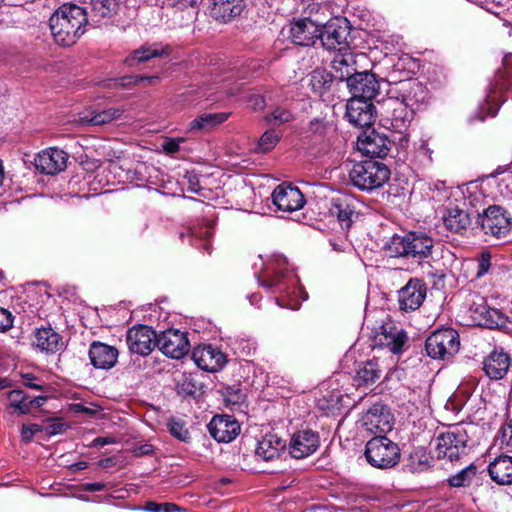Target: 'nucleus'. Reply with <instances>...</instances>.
<instances>
[{"label": "nucleus", "mask_w": 512, "mask_h": 512, "mask_svg": "<svg viewBox=\"0 0 512 512\" xmlns=\"http://www.w3.org/2000/svg\"><path fill=\"white\" fill-rule=\"evenodd\" d=\"M88 17L84 8L65 3L50 17L49 26L55 42L63 47L74 45L86 32Z\"/></svg>", "instance_id": "f257e3e1"}, {"label": "nucleus", "mask_w": 512, "mask_h": 512, "mask_svg": "<svg viewBox=\"0 0 512 512\" xmlns=\"http://www.w3.org/2000/svg\"><path fill=\"white\" fill-rule=\"evenodd\" d=\"M433 248V238L416 231L394 234L383 246L385 254L391 258H404L419 263L432 255Z\"/></svg>", "instance_id": "f03ea898"}, {"label": "nucleus", "mask_w": 512, "mask_h": 512, "mask_svg": "<svg viewBox=\"0 0 512 512\" xmlns=\"http://www.w3.org/2000/svg\"><path fill=\"white\" fill-rule=\"evenodd\" d=\"M349 176L355 187L372 191L388 181L390 171L385 164L370 159L354 164Z\"/></svg>", "instance_id": "7ed1b4c3"}, {"label": "nucleus", "mask_w": 512, "mask_h": 512, "mask_svg": "<svg viewBox=\"0 0 512 512\" xmlns=\"http://www.w3.org/2000/svg\"><path fill=\"white\" fill-rule=\"evenodd\" d=\"M365 457L371 466L388 469L398 464L400 449L395 442L386 436H376L366 443Z\"/></svg>", "instance_id": "20e7f679"}, {"label": "nucleus", "mask_w": 512, "mask_h": 512, "mask_svg": "<svg viewBox=\"0 0 512 512\" xmlns=\"http://www.w3.org/2000/svg\"><path fill=\"white\" fill-rule=\"evenodd\" d=\"M459 348V335L452 328L436 330L425 341L426 354L435 360H449Z\"/></svg>", "instance_id": "39448f33"}, {"label": "nucleus", "mask_w": 512, "mask_h": 512, "mask_svg": "<svg viewBox=\"0 0 512 512\" xmlns=\"http://www.w3.org/2000/svg\"><path fill=\"white\" fill-rule=\"evenodd\" d=\"M468 434L462 427L441 433L436 438V456L438 459H448L453 462L467 453Z\"/></svg>", "instance_id": "423d86ee"}, {"label": "nucleus", "mask_w": 512, "mask_h": 512, "mask_svg": "<svg viewBox=\"0 0 512 512\" xmlns=\"http://www.w3.org/2000/svg\"><path fill=\"white\" fill-rule=\"evenodd\" d=\"M351 27L349 21L344 17L330 19L321 27L320 40L327 50L343 51L351 48Z\"/></svg>", "instance_id": "0eeeda50"}, {"label": "nucleus", "mask_w": 512, "mask_h": 512, "mask_svg": "<svg viewBox=\"0 0 512 512\" xmlns=\"http://www.w3.org/2000/svg\"><path fill=\"white\" fill-rule=\"evenodd\" d=\"M477 223L486 235L497 239L506 237L512 229L511 214L498 205H491L478 214Z\"/></svg>", "instance_id": "6e6552de"}, {"label": "nucleus", "mask_w": 512, "mask_h": 512, "mask_svg": "<svg viewBox=\"0 0 512 512\" xmlns=\"http://www.w3.org/2000/svg\"><path fill=\"white\" fill-rule=\"evenodd\" d=\"M363 426L366 431L376 436H385L394 426V417L388 407L375 403L363 416Z\"/></svg>", "instance_id": "1a4fd4ad"}, {"label": "nucleus", "mask_w": 512, "mask_h": 512, "mask_svg": "<svg viewBox=\"0 0 512 512\" xmlns=\"http://www.w3.org/2000/svg\"><path fill=\"white\" fill-rule=\"evenodd\" d=\"M382 114L391 127L402 133L411 123L415 111L400 101L399 97H391L382 105Z\"/></svg>", "instance_id": "9d476101"}, {"label": "nucleus", "mask_w": 512, "mask_h": 512, "mask_svg": "<svg viewBox=\"0 0 512 512\" xmlns=\"http://www.w3.org/2000/svg\"><path fill=\"white\" fill-rule=\"evenodd\" d=\"M395 93H397L395 97H399L400 101L414 111L421 109L429 99L427 88L417 79L399 82Z\"/></svg>", "instance_id": "9b49d317"}, {"label": "nucleus", "mask_w": 512, "mask_h": 512, "mask_svg": "<svg viewBox=\"0 0 512 512\" xmlns=\"http://www.w3.org/2000/svg\"><path fill=\"white\" fill-rule=\"evenodd\" d=\"M156 346L166 356L180 359L189 351L190 345L184 332L169 329L157 336Z\"/></svg>", "instance_id": "f8f14e48"}, {"label": "nucleus", "mask_w": 512, "mask_h": 512, "mask_svg": "<svg viewBox=\"0 0 512 512\" xmlns=\"http://www.w3.org/2000/svg\"><path fill=\"white\" fill-rule=\"evenodd\" d=\"M427 294V286L422 279L411 278L398 291V304L402 311H415L421 307Z\"/></svg>", "instance_id": "ddd939ff"}, {"label": "nucleus", "mask_w": 512, "mask_h": 512, "mask_svg": "<svg viewBox=\"0 0 512 512\" xmlns=\"http://www.w3.org/2000/svg\"><path fill=\"white\" fill-rule=\"evenodd\" d=\"M126 341L131 353L147 356L157 345V334L149 326L139 325L128 330Z\"/></svg>", "instance_id": "4468645a"}, {"label": "nucleus", "mask_w": 512, "mask_h": 512, "mask_svg": "<svg viewBox=\"0 0 512 512\" xmlns=\"http://www.w3.org/2000/svg\"><path fill=\"white\" fill-rule=\"evenodd\" d=\"M320 438L317 432L311 429L298 430L291 436L288 452L294 459H304L317 451Z\"/></svg>", "instance_id": "2eb2a0df"}, {"label": "nucleus", "mask_w": 512, "mask_h": 512, "mask_svg": "<svg viewBox=\"0 0 512 512\" xmlns=\"http://www.w3.org/2000/svg\"><path fill=\"white\" fill-rule=\"evenodd\" d=\"M272 203L283 212H294L300 210L306 201L300 189L292 184L283 183L278 185L272 195Z\"/></svg>", "instance_id": "dca6fc26"}, {"label": "nucleus", "mask_w": 512, "mask_h": 512, "mask_svg": "<svg viewBox=\"0 0 512 512\" xmlns=\"http://www.w3.org/2000/svg\"><path fill=\"white\" fill-rule=\"evenodd\" d=\"M372 100L351 97L346 105V117L356 127H370L375 119Z\"/></svg>", "instance_id": "f3484780"}, {"label": "nucleus", "mask_w": 512, "mask_h": 512, "mask_svg": "<svg viewBox=\"0 0 512 512\" xmlns=\"http://www.w3.org/2000/svg\"><path fill=\"white\" fill-rule=\"evenodd\" d=\"M322 22L309 18L296 21L290 28L291 41L300 46H312L321 37Z\"/></svg>", "instance_id": "a211bd4d"}, {"label": "nucleus", "mask_w": 512, "mask_h": 512, "mask_svg": "<svg viewBox=\"0 0 512 512\" xmlns=\"http://www.w3.org/2000/svg\"><path fill=\"white\" fill-rule=\"evenodd\" d=\"M347 87L352 97L366 100H372L380 88L375 75L369 72H357L348 78Z\"/></svg>", "instance_id": "6ab92c4d"}, {"label": "nucleus", "mask_w": 512, "mask_h": 512, "mask_svg": "<svg viewBox=\"0 0 512 512\" xmlns=\"http://www.w3.org/2000/svg\"><path fill=\"white\" fill-rule=\"evenodd\" d=\"M192 358L200 369L208 372L219 371L226 363L225 354L212 345H203L194 348Z\"/></svg>", "instance_id": "aec40b11"}, {"label": "nucleus", "mask_w": 512, "mask_h": 512, "mask_svg": "<svg viewBox=\"0 0 512 512\" xmlns=\"http://www.w3.org/2000/svg\"><path fill=\"white\" fill-rule=\"evenodd\" d=\"M34 164L41 173L55 175L66 168L67 154L61 149L49 148L36 156Z\"/></svg>", "instance_id": "412c9836"}, {"label": "nucleus", "mask_w": 512, "mask_h": 512, "mask_svg": "<svg viewBox=\"0 0 512 512\" xmlns=\"http://www.w3.org/2000/svg\"><path fill=\"white\" fill-rule=\"evenodd\" d=\"M210 435L218 442L228 443L240 432V425L233 416L217 415L208 424Z\"/></svg>", "instance_id": "4be33fe9"}, {"label": "nucleus", "mask_w": 512, "mask_h": 512, "mask_svg": "<svg viewBox=\"0 0 512 512\" xmlns=\"http://www.w3.org/2000/svg\"><path fill=\"white\" fill-rule=\"evenodd\" d=\"M391 141L387 136L372 130L358 139V148L366 156L384 158L390 151Z\"/></svg>", "instance_id": "5701e85b"}, {"label": "nucleus", "mask_w": 512, "mask_h": 512, "mask_svg": "<svg viewBox=\"0 0 512 512\" xmlns=\"http://www.w3.org/2000/svg\"><path fill=\"white\" fill-rule=\"evenodd\" d=\"M351 48L343 49V51H335L331 60V68L333 76L339 80L348 82V78L357 73V57Z\"/></svg>", "instance_id": "b1692460"}, {"label": "nucleus", "mask_w": 512, "mask_h": 512, "mask_svg": "<svg viewBox=\"0 0 512 512\" xmlns=\"http://www.w3.org/2000/svg\"><path fill=\"white\" fill-rule=\"evenodd\" d=\"M88 354L90 362L95 368L108 370L116 365L119 352L114 346L93 341Z\"/></svg>", "instance_id": "393cba45"}, {"label": "nucleus", "mask_w": 512, "mask_h": 512, "mask_svg": "<svg viewBox=\"0 0 512 512\" xmlns=\"http://www.w3.org/2000/svg\"><path fill=\"white\" fill-rule=\"evenodd\" d=\"M7 399L9 407L22 415L31 414L34 409L40 408L47 401L46 396L30 397L22 390H12L8 392Z\"/></svg>", "instance_id": "a878e982"}, {"label": "nucleus", "mask_w": 512, "mask_h": 512, "mask_svg": "<svg viewBox=\"0 0 512 512\" xmlns=\"http://www.w3.org/2000/svg\"><path fill=\"white\" fill-rule=\"evenodd\" d=\"M510 365L511 358L503 349H494L483 361L485 374L494 380L504 378Z\"/></svg>", "instance_id": "bb28decb"}, {"label": "nucleus", "mask_w": 512, "mask_h": 512, "mask_svg": "<svg viewBox=\"0 0 512 512\" xmlns=\"http://www.w3.org/2000/svg\"><path fill=\"white\" fill-rule=\"evenodd\" d=\"M286 441L277 434H266L259 442L255 450V456L263 461H273L280 457L286 449Z\"/></svg>", "instance_id": "cd10ccee"}, {"label": "nucleus", "mask_w": 512, "mask_h": 512, "mask_svg": "<svg viewBox=\"0 0 512 512\" xmlns=\"http://www.w3.org/2000/svg\"><path fill=\"white\" fill-rule=\"evenodd\" d=\"M355 213L354 200L347 195H338L331 199L329 214L336 217L342 228H349Z\"/></svg>", "instance_id": "c85d7f7f"}, {"label": "nucleus", "mask_w": 512, "mask_h": 512, "mask_svg": "<svg viewBox=\"0 0 512 512\" xmlns=\"http://www.w3.org/2000/svg\"><path fill=\"white\" fill-rule=\"evenodd\" d=\"M287 261L285 258L277 259V267L273 271V275H265V279L260 282V285L268 290H277L279 292H285L288 283H293L295 275L284 269Z\"/></svg>", "instance_id": "c756f323"}, {"label": "nucleus", "mask_w": 512, "mask_h": 512, "mask_svg": "<svg viewBox=\"0 0 512 512\" xmlns=\"http://www.w3.org/2000/svg\"><path fill=\"white\" fill-rule=\"evenodd\" d=\"M406 333L394 326L382 327V331L375 337V345L387 348L390 352L396 354L402 351L406 343Z\"/></svg>", "instance_id": "7c9ffc66"}, {"label": "nucleus", "mask_w": 512, "mask_h": 512, "mask_svg": "<svg viewBox=\"0 0 512 512\" xmlns=\"http://www.w3.org/2000/svg\"><path fill=\"white\" fill-rule=\"evenodd\" d=\"M244 8V0H213L211 13L215 19L228 22L239 16Z\"/></svg>", "instance_id": "2f4dec72"}, {"label": "nucleus", "mask_w": 512, "mask_h": 512, "mask_svg": "<svg viewBox=\"0 0 512 512\" xmlns=\"http://www.w3.org/2000/svg\"><path fill=\"white\" fill-rule=\"evenodd\" d=\"M488 471L494 482L500 485L512 484V457L502 455L495 458V460L490 463Z\"/></svg>", "instance_id": "473e14b6"}, {"label": "nucleus", "mask_w": 512, "mask_h": 512, "mask_svg": "<svg viewBox=\"0 0 512 512\" xmlns=\"http://www.w3.org/2000/svg\"><path fill=\"white\" fill-rule=\"evenodd\" d=\"M34 345L42 352L55 353L63 347V341L52 328H41L35 334Z\"/></svg>", "instance_id": "72a5a7b5"}, {"label": "nucleus", "mask_w": 512, "mask_h": 512, "mask_svg": "<svg viewBox=\"0 0 512 512\" xmlns=\"http://www.w3.org/2000/svg\"><path fill=\"white\" fill-rule=\"evenodd\" d=\"M169 47H159L158 45L154 44L151 46H141L139 49L133 51L131 55H129L125 59V63L128 66H133L137 63H142L150 60L151 58L160 57L163 55H169Z\"/></svg>", "instance_id": "f704fd0d"}, {"label": "nucleus", "mask_w": 512, "mask_h": 512, "mask_svg": "<svg viewBox=\"0 0 512 512\" xmlns=\"http://www.w3.org/2000/svg\"><path fill=\"white\" fill-rule=\"evenodd\" d=\"M445 227L454 233H460L465 230L470 224V218L466 211L452 207L447 209L443 216Z\"/></svg>", "instance_id": "c9c22d12"}, {"label": "nucleus", "mask_w": 512, "mask_h": 512, "mask_svg": "<svg viewBox=\"0 0 512 512\" xmlns=\"http://www.w3.org/2000/svg\"><path fill=\"white\" fill-rule=\"evenodd\" d=\"M382 370L376 360L364 362L356 371L354 381L358 386L374 384L381 376Z\"/></svg>", "instance_id": "e433bc0d"}, {"label": "nucleus", "mask_w": 512, "mask_h": 512, "mask_svg": "<svg viewBox=\"0 0 512 512\" xmlns=\"http://www.w3.org/2000/svg\"><path fill=\"white\" fill-rule=\"evenodd\" d=\"M229 117L228 113H204L189 123L190 131L208 130L218 124L225 122Z\"/></svg>", "instance_id": "4c0bfd02"}, {"label": "nucleus", "mask_w": 512, "mask_h": 512, "mask_svg": "<svg viewBox=\"0 0 512 512\" xmlns=\"http://www.w3.org/2000/svg\"><path fill=\"white\" fill-rule=\"evenodd\" d=\"M477 474V467L473 464H470L457 472L456 474L450 476L447 479V482L450 487L460 488L467 487L471 484L472 480Z\"/></svg>", "instance_id": "58836bf2"}, {"label": "nucleus", "mask_w": 512, "mask_h": 512, "mask_svg": "<svg viewBox=\"0 0 512 512\" xmlns=\"http://www.w3.org/2000/svg\"><path fill=\"white\" fill-rule=\"evenodd\" d=\"M92 13L98 20L111 17L117 12V0H91Z\"/></svg>", "instance_id": "ea45409f"}, {"label": "nucleus", "mask_w": 512, "mask_h": 512, "mask_svg": "<svg viewBox=\"0 0 512 512\" xmlns=\"http://www.w3.org/2000/svg\"><path fill=\"white\" fill-rule=\"evenodd\" d=\"M266 121L271 124H285L295 119L293 111L287 106H277L266 115Z\"/></svg>", "instance_id": "a19ab883"}, {"label": "nucleus", "mask_w": 512, "mask_h": 512, "mask_svg": "<svg viewBox=\"0 0 512 512\" xmlns=\"http://www.w3.org/2000/svg\"><path fill=\"white\" fill-rule=\"evenodd\" d=\"M476 262L475 278L480 279L488 274L492 268V254L488 250H482L478 256L474 258Z\"/></svg>", "instance_id": "79ce46f5"}, {"label": "nucleus", "mask_w": 512, "mask_h": 512, "mask_svg": "<svg viewBox=\"0 0 512 512\" xmlns=\"http://www.w3.org/2000/svg\"><path fill=\"white\" fill-rule=\"evenodd\" d=\"M122 113L123 111L119 108H109L96 113L91 119L88 120V123L92 125H103L118 119Z\"/></svg>", "instance_id": "37998d69"}, {"label": "nucleus", "mask_w": 512, "mask_h": 512, "mask_svg": "<svg viewBox=\"0 0 512 512\" xmlns=\"http://www.w3.org/2000/svg\"><path fill=\"white\" fill-rule=\"evenodd\" d=\"M279 141V136L273 130L266 131L258 142V150L261 152L270 151Z\"/></svg>", "instance_id": "c03bdc74"}, {"label": "nucleus", "mask_w": 512, "mask_h": 512, "mask_svg": "<svg viewBox=\"0 0 512 512\" xmlns=\"http://www.w3.org/2000/svg\"><path fill=\"white\" fill-rule=\"evenodd\" d=\"M144 510L147 512H178L180 509L173 503H156L149 501L145 504Z\"/></svg>", "instance_id": "a18cd8bd"}, {"label": "nucleus", "mask_w": 512, "mask_h": 512, "mask_svg": "<svg viewBox=\"0 0 512 512\" xmlns=\"http://www.w3.org/2000/svg\"><path fill=\"white\" fill-rule=\"evenodd\" d=\"M169 431L174 437L181 441H187L189 439V431L181 421L171 420L169 422Z\"/></svg>", "instance_id": "49530a36"}, {"label": "nucleus", "mask_w": 512, "mask_h": 512, "mask_svg": "<svg viewBox=\"0 0 512 512\" xmlns=\"http://www.w3.org/2000/svg\"><path fill=\"white\" fill-rule=\"evenodd\" d=\"M498 439L501 445L512 446V418H507L503 423L498 433Z\"/></svg>", "instance_id": "de8ad7c7"}, {"label": "nucleus", "mask_w": 512, "mask_h": 512, "mask_svg": "<svg viewBox=\"0 0 512 512\" xmlns=\"http://www.w3.org/2000/svg\"><path fill=\"white\" fill-rule=\"evenodd\" d=\"M417 152L418 156L428 164L432 163L434 149L431 147L428 139H421Z\"/></svg>", "instance_id": "09e8293b"}, {"label": "nucleus", "mask_w": 512, "mask_h": 512, "mask_svg": "<svg viewBox=\"0 0 512 512\" xmlns=\"http://www.w3.org/2000/svg\"><path fill=\"white\" fill-rule=\"evenodd\" d=\"M14 317L12 313L0 307V332H5L13 326Z\"/></svg>", "instance_id": "8fccbe9b"}, {"label": "nucleus", "mask_w": 512, "mask_h": 512, "mask_svg": "<svg viewBox=\"0 0 512 512\" xmlns=\"http://www.w3.org/2000/svg\"><path fill=\"white\" fill-rule=\"evenodd\" d=\"M43 430L42 426L38 424L23 425L21 429V437L23 441L30 442L33 436Z\"/></svg>", "instance_id": "3c124183"}, {"label": "nucleus", "mask_w": 512, "mask_h": 512, "mask_svg": "<svg viewBox=\"0 0 512 512\" xmlns=\"http://www.w3.org/2000/svg\"><path fill=\"white\" fill-rule=\"evenodd\" d=\"M308 131L314 135L322 136L327 132V124L323 120L314 119L309 123Z\"/></svg>", "instance_id": "603ef678"}, {"label": "nucleus", "mask_w": 512, "mask_h": 512, "mask_svg": "<svg viewBox=\"0 0 512 512\" xmlns=\"http://www.w3.org/2000/svg\"><path fill=\"white\" fill-rule=\"evenodd\" d=\"M121 81H122V85H125L126 83L127 84L138 83L140 81H147L150 84H154V83H157L159 81V77L158 76H147V77H144V76H130V77H123V78H121Z\"/></svg>", "instance_id": "864d4df0"}, {"label": "nucleus", "mask_w": 512, "mask_h": 512, "mask_svg": "<svg viewBox=\"0 0 512 512\" xmlns=\"http://www.w3.org/2000/svg\"><path fill=\"white\" fill-rule=\"evenodd\" d=\"M183 139H166L162 144V149L168 154H174L179 151L180 143Z\"/></svg>", "instance_id": "5fc2aeb1"}, {"label": "nucleus", "mask_w": 512, "mask_h": 512, "mask_svg": "<svg viewBox=\"0 0 512 512\" xmlns=\"http://www.w3.org/2000/svg\"><path fill=\"white\" fill-rule=\"evenodd\" d=\"M22 378H23V385L28 388L40 390V391L45 389V385L38 383L36 377L33 374H30V373L24 374L22 376Z\"/></svg>", "instance_id": "6e6d98bb"}, {"label": "nucleus", "mask_w": 512, "mask_h": 512, "mask_svg": "<svg viewBox=\"0 0 512 512\" xmlns=\"http://www.w3.org/2000/svg\"><path fill=\"white\" fill-rule=\"evenodd\" d=\"M248 103H249L250 107L255 111L263 110L264 107L266 106L264 97L259 94L251 95L248 98Z\"/></svg>", "instance_id": "4d7b16f0"}, {"label": "nucleus", "mask_w": 512, "mask_h": 512, "mask_svg": "<svg viewBox=\"0 0 512 512\" xmlns=\"http://www.w3.org/2000/svg\"><path fill=\"white\" fill-rule=\"evenodd\" d=\"M194 3L195 0H167V4L169 6L176 7L181 10L192 6Z\"/></svg>", "instance_id": "13d9d810"}, {"label": "nucleus", "mask_w": 512, "mask_h": 512, "mask_svg": "<svg viewBox=\"0 0 512 512\" xmlns=\"http://www.w3.org/2000/svg\"><path fill=\"white\" fill-rule=\"evenodd\" d=\"M106 485L101 482L85 483L83 484V490L87 492H95L104 490Z\"/></svg>", "instance_id": "bf43d9fd"}, {"label": "nucleus", "mask_w": 512, "mask_h": 512, "mask_svg": "<svg viewBox=\"0 0 512 512\" xmlns=\"http://www.w3.org/2000/svg\"><path fill=\"white\" fill-rule=\"evenodd\" d=\"M64 424L62 423H53L47 427V433L50 435L58 434L62 432Z\"/></svg>", "instance_id": "052dcab7"}, {"label": "nucleus", "mask_w": 512, "mask_h": 512, "mask_svg": "<svg viewBox=\"0 0 512 512\" xmlns=\"http://www.w3.org/2000/svg\"><path fill=\"white\" fill-rule=\"evenodd\" d=\"M211 235H212V232H211V230H210V227H206V228L204 229V231H203V232H201V233L199 234V236H200L201 238H203V240H204V248H205L206 250H208V249H209L207 239H208Z\"/></svg>", "instance_id": "680f3d73"}, {"label": "nucleus", "mask_w": 512, "mask_h": 512, "mask_svg": "<svg viewBox=\"0 0 512 512\" xmlns=\"http://www.w3.org/2000/svg\"><path fill=\"white\" fill-rule=\"evenodd\" d=\"M488 313L497 316L498 321H495V324H497V325L499 324V326L504 325L506 318L503 316V314L500 311L493 309L491 311H488Z\"/></svg>", "instance_id": "e2e57ef3"}, {"label": "nucleus", "mask_w": 512, "mask_h": 512, "mask_svg": "<svg viewBox=\"0 0 512 512\" xmlns=\"http://www.w3.org/2000/svg\"><path fill=\"white\" fill-rule=\"evenodd\" d=\"M153 451L152 449V446L149 445V444H145V445H142L139 449H138V455H146V454H150L151 452Z\"/></svg>", "instance_id": "0e129e2a"}, {"label": "nucleus", "mask_w": 512, "mask_h": 512, "mask_svg": "<svg viewBox=\"0 0 512 512\" xmlns=\"http://www.w3.org/2000/svg\"><path fill=\"white\" fill-rule=\"evenodd\" d=\"M87 467H88V464H87V462H84V461H80V462H77V463L71 465V469H73L74 471L84 470Z\"/></svg>", "instance_id": "69168bd1"}, {"label": "nucleus", "mask_w": 512, "mask_h": 512, "mask_svg": "<svg viewBox=\"0 0 512 512\" xmlns=\"http://www.w3.org/2000/svg\"><path fill=\"white\" fill-rule=\"evenodd\" d=\"M74 410L76 412H83V413H90L91 412V409L85 407L84 405L82 404H75L74 405Z\"/></svg>", "instance_id": "338daca9"}, {"label": "nucleus", "mask_w": 512, "mask_h": 512, "mask_svg": "<svg viewBox=\"0 0 512 512\" xmlns=\"http://www.w3.org/2000/svg\"><path fill=\"white\" fill-rule=\"evenodd\" d=\"M10 386V381L7 378L0 377V390L8 388Z\"/></svg>", "instance_id": "774afa93"}]
</instances>
